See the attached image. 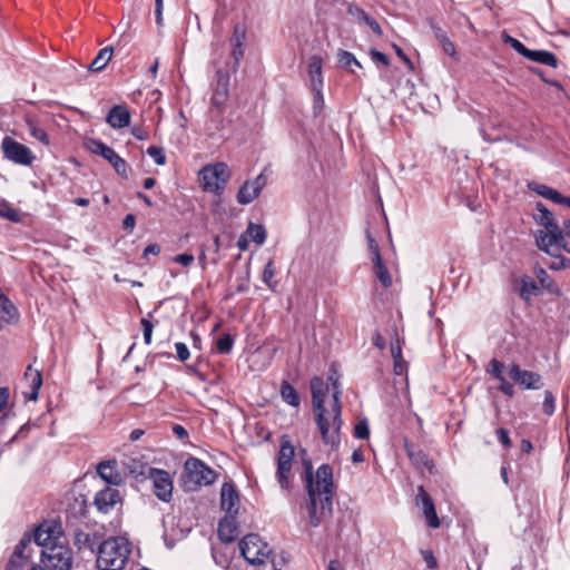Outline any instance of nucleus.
<instances>
[{
  "label": "nucleus",
  "mask_w": 570,
  "mask_h": 570,
  "mask_svg": "<svg viewBox=\"0 0 570 570\" xmlns=\"http://www.w3.org/2000/svg\"><path fill=\"white\" fill-rule=\"evenodd\" d=\"M305 488L308 495L307 511L308 522L316 528L333 509V495L335 491L333 481V468L330 464H322L313 472L312 462L304 461Z\"/></svg>",
  "instance_id": "1"
},
{
  "label": "nucleus",
  "mask_w": 570,
  "mask_h": 570,
  "mask_svg": "<svg viewBox=\"0 0 570 570\" xmlns=\"http://www.w3.org/2000/svg\"><path fill=\"white\" fill-rule=\"evenodd\" d=\"M535 209L538 212L534 215L535 222L546 228L535 235L537 246L547 254L560 250L570 254V244L564 240L563 232L557 224L553 214L540 202L537 203Z\"/></svg>",
  "instance_id": "2"
},
{
  "label": "nucleus",
  "mask_w": 570,
  "mask_h": 570,
  "mask_svg": "<svg viewBox=\"0 0 570 570\" xmlns=\"http://www.w3.org/2000/svg\"><path fill=\"white\" fill-rule=\"evenodd\" d=\"M131 550L122 537H111L99 544L97 567L99 570H122Z\"/></svg>",
  "instance_id": "3"
},
{
  "label": "nucleus",
  "mask_w": 570,
  "mask_h": 570,
  "mask_svg": "<svg viewBox=\"0 0 570 570\" xmlns=\"http://www.w3.org/2000/svg\"><path fill=\"white\" fill-rule=\"evenodd\" d=\"M330 392V385H326L322 377L315 376L311 380V393L315 421L320 430L322 441L326 445H334L337 439L330 438V422L326 417L325 396Z\"/></svg>",
  "instance_id": "4"
},
{
  "label": "nucleus",
  "mask_w": 570,
  "mask_h": 570,
  "mask_svg": "<svg viewBox=\"0 0 570 570\" xmlns=\"http://www.w3.org/2000/svg\"><path fill=\"white\" fill-rule=\"evenodd\" d=\"M216 478L217 473L202 460L190 456L185 461L181 481L186 491H197L203 485L213 484Z\"/></svg>",
  "instance_id": "5"
},
{
  "label": "nucleus",
  "mask_w": 570,
  "mask_h": 570,
  "mask_svg": "<svg viewBox=\"0 0 570 570\" xmlns=\"http://www.w3.org/2000/svg\"><path fill=\"white\" fill-rule=\"evenodd\" d=\"M229 168L225 163H216L204 166L198 174V179L204 191L220 196L229 180Z\"/></svg>",
  "instance_id": "6"
},
{
  "label": "nucleus",
  "mask_w": 570,
  "mask_h": 570,
  "mask_svg": "<svg viewBox=\"0 0 570 570\" xmlns=\"http://www.w3.org/2000/svg\"><path fill=\"white\" fill-rule=\"evenodd\" d=\"M41 561L52 570H71L73 566L72 550L59 540L41 550Z\"/></svg>",
  "instance_id": "7"
},
{
  "label": "nucleus",
  "mask_w": 570,
  "mask_h": 570,
  "mask_svg": "<svg viewBox=\"0 0 570 570\" xmlns=\"http://www.w3.org/2000/svg\"><path fill=\"white\" fill-rule=\"evenodd\" d=\"M240 554L250 564L263 563L264 559L267 558L272 550L266 542H263L261 537L255 533L246 534L239 541Z\"/></svg>",
  "instance_id": "8"
},
{
  "label": "nucleus",
  "mask_w": 570,
  "mask_h": 570,
  "mask_svg": "<svg viewBox=\"0 0 570 570\" xmlns=\"http://www.w3.org/2000/svg\"><path fill=\"white\" fill-rule=\"evenodd\" d=\"M295 449L289 440L284 438L281 441V449L277 455L276 480L282 490L291 489L289 476L292 472L293 458Z\"/></svg>",
  "instance_id": "9"
},
{
  "label": "nucleus",
  "mask_w": 570,
  "mask_h": 570,
  "mask_svg": "<svg viewBox=\"0 0 570 570\" xmlns=\"http://www.w3.org/2000/svg\"><path fill=\"white\" fill-rule=\"evenodd\" d=\"M86 147L95 155L105 158L116 170L118 175L124 178L128 177L127 163L121 158L111 147L107 146L100 139L90 138L86 141Z\"/></svg>",
  "instance_id": "10"
},
{
  "label": "nucleus",
  "mask_w": 570,
  "mask_h": 570,
  "mask_svg": "<svg viewBox=\"0 0 570 570\" xmlns=\"http://www.w3.org/2000/svg\"><path fill=\"white\" fill-rule=\"evenodd\" d=\"M1 148L4 157L14 164L30 166L36 158L29 147L8 136L2 139Z\"/></svg>",
  "instance_id": "11"
},
{
  "label": "nucleus",
  "mask_w": 570,
  "mask_h": 570,
  "mask_svg": "<svg viewBox=\"0 0 570 570\" xmlns=\"http://www.w3.org/2000/svg\"><path fill=\"white\" fill-rule=\"evenodd\" d=\"M229 80L230 75L228 70L218 69L216 71L215 86L210 102L212 107L216 109L218 114H222L224 111L226 101L228 99Z\"/></svg>",
  "instance_id": "12"
},
{
  "label": "nucleus",
  "mask_w": 570,
  "mask_h": 570,
  "mask_svg": "<svg viewBox=\"0 0 570 570\" xmlns=\"http://www.w3.org/2000/svg\"><path fill=\"white\" fill-rule=\"evenodd\" d=\"M148 478L153 480L154 494L163 502H169L173 497V480L170 474L161 469H148Z\"/></svg>",
  "instance_id": "13"
},
{
  "label": "nucleus",
  "mask_w": 570,
  "mask_h": 570,
  "mask_svg": "<svg viewBox=\"0 0 570 570\" xmlns=\"http://www.w3.org/2000/svg\"><path fill=\"white\" fill-rule=\"evenodd\" d=\"M246 27L243 23H236L234 26L233 35L229 39V43L232 47L230 57L233 59V63L230 69L233 72H236L239 68L240 60L244 57L245 49L244 45L246 41Z\"/></svg>",
  "instance_id": "14"
},
{
  "label": "nucleus",
  "mask_w": 570,
  "mask_h": 570,
  "mask_svg": "<svg viewBox=\"0 0 570 570\" xmlns=\"http://www.w3.org/2000/svg\"><path fill=\"white\" fill-rule=\"evenodd\" d=\"M509 375L515 383H518L523 389L539 390L543 386L540 374L532 371L522 370L515 363L511 365Z\"/></svg>",
  "instance_id": "15"
},
{
  "label": "nucleus",
  "mask_w": 570,
  "mask_h": 570,
  "mask_svg": "<svg viewBox=\"0 0 570 570\" xmlns=\"http://www.w3.org/2000/svg\"><path fill=\"white\" fill-rule=\"evenodd\" d=\"M61 529L53 522H42L33 533V540L38 547L47 549L50 544L60 539Z\"/></svg>",
  "instance_id": "16"
},
{
  "label": "nucleus",
  "mask_w": 570,
  "mask_h": 570,
  "mask_svg": "<svg viewBox=\"0 0 570 570\" xmlns=\"http://www.w3.org/2000/svg\"><path fill=\"white\" fill-rule=\"evenodd\" d=\"M266 180L264 174H259L254 180H246L237 193V202L242 205L252 203L259 196Z\"/></svg>",
  "instance_id": "17"
},
{
  "label": "nucleus",
  "mask_w": 570,
  "mask_h": 570,
  "mask_svg": "<svg viewBox=\"0 0 570 570\" xmlns=\"http://www.w3.org/2000/svg\"><path fill=\"white\" fill-rule=\"evenodd\" d=\"M220 507L228 515H236L239 510V495L233 483L225 482L220 490Z\"/></svg>",
  "instance_id": "18"
},
{
  "label": "nucleus",
  "mask_w": 570,
  "mask_h": 570,
  "mask_svg": "<svg viewBox=\"0 0 570 570\" xmlns=\"http://www.w3.org/2000/svg\"><path fill=\"white\" fill-rule=\"evenodd\" d=\"M416 499L420 500L423 514L426 519L428 525L430 528L436 529L440 527V519L436 514L434 502L431 495L425 491L423 485L417 488Z\"/></svg>",
  "instance_id": "19"
},
{
  "label": "nucleus",
  "mask_w": 570,
  "mask_h": 570,
  "mask_svg": "<svg viewBox=\"0 0 570 570\" xmlns=\"http://www.w3.org/2000/svg\"><path fill=\"white\" fill-rule=\"evenodd\" d=\"M23 380L29 385V391L23 392L24 399L27 401H37L39 390L42 385L41 372L39 370L32 368L31 365H28L23 374Z\"/></svg>",
  "instance_id": "20"
},
{
  "label": "nucleus",
  "mask_w": 570,
  "mask_h": 570,
  "mask_svg": "<svg viewBox=\"0 0 570 570\" xmlns=\"http://www.w3.org/2000/svg\"><path fill=\"white\" fill-rule=\"evenodd\" d=\"M131 119L130 111L126 105L114 106L107 117V124L114 129H122L129 126Z\"/></svg>",
  "instance_id": "21"
},
{
  "label": "nucleus",
  "mask_w": 570,
  "mask_h": 570,
  "mask_svg": "<svg viewBox=\"0 0 570 570\" xmlns=\"http://www.w3.org/2000/svg\"><path fill=\"white\" fill-rule=\"evenodd\" d=\"M120 501V493L116 489L106 488L95 497V505L98 511L107 513Z\"/></svg>",
  "instance_id": "22"
},
{
  "label": "nucleus",
  "mask_w": 570,
  "mask_h": 570,
  "mask_svg": "<svg viewBox=\"0 0 570 570\" xmlns=\"http://www.w3.org/2000/svg\"><path fill=\"white\" fill-rule=\"evenodd\" d=\"M347 13L354 18V20L358 23H364L368 26L372 31L381 37L383 35V30L379 22L374 20L370 14H367L361 7L355 3L347 4Z\"/></svg>",
  "instance_id": "23"
},
{
  "label": "nucleus",
  "mask_w": 570,
  "mask_h": 570,
  "mask_svg": "<svg viewBox=\"0 0 570 570\" xmlns=\"http://www.w3.org/2000/svg\"><path fill=\"white\" fill-rule=\"evenodd\" d=\"M218 537L225 543H232L238 537L236 515H227L218 523Z\"/></svg>",
  "instance_id": "24"
},
{
  "label": "nucleus",
  "mask_w": 570,
  "mask_h": 570,
  "mask_svg": "<svg viewBox=\"0 0 570 570\" xmlns=\"http://www.w3.org/2000/svg\"><path fill=\"white\" fill-rule=\"evenodd\" d=\"M404 449L405 452L412 462V464L416 469L426 468L431 471L433 468L432 461L429 460L425 452H423L421 449L416 448L413 443L409 442L406 439L404 440Z\"/></svg>",
  "instance_id": "25"
},
{
  "label": "nucleus",
  "mask_w": 570,
  "mask_h": 570,
  "mask_svg": "<svg viewBox=\"0 0 570 570\" xmlns=\"http://www.w3.org/2000/svg\"><path fill=\"white\" fill-rule=\"evenodd\" d=\"M97 472L109 484L118 485L121 482V475L117 471V462L115 460L100 462L97 466Z\"/></svg>",
  "instance_id": "26"
},
{
  "label": "nucleus",
  "mask_w": 570,
  "mask_h": 570,
  "mask_svg": "<svg viewBox=\"0 0 570 570\" xmlns=\"http://www.w3.org/2000/svg\"><path fill=\"white\" fill-rule=\"evenodd\" d=\"M73 543L79 550H89L95 552V549L101 543L100 538L97 533H88L81 530H77L73 533Z\"/></svg>",
  "instance_id": "27"
},
{
  "label": "nucleus",
  "mask_w": 570,
  "mask_h": 570,
  "mask_svg": "<svg viewBox=\"0 0 570 570\" xmlns=\"http://www.w3.org/2000/svg\"><path fill=\"white\" fill-rule=\"evenodd\" d=\"M311 89L323 88L322 58L312 56L307 65Z\"/></svg>",
  "instance_id": "28"
},
{
  "label": "nucleus",
  "mask_w": 570,
  "mask_h": 570,
  "mask_svg": "<svg viewBox=\"0 0 570 570\" xmlns=\"http://www.w3.org/2000/svg\"><path fill=\"white\" fill-rule=\"evenodd\" d=\"M517 291L520 297L527 302H529L533 296H538L541 294V288L530 276H523L520 279Z\"/></svg>",
  "instance_id": "29"
},
{
  "label": "nucleus",
  "mask_w": 570,
  "mask_h": 570,
  "mask_svg": "<svg viewBox=\"0 0 570 570\" xmlns=\"http://www.w3.org/2000/svg\"><path fill=\"white\" fill-rule=\"evenodd\" d=\"M331 414H332V426L333 431L330 430V438L337 439V443L334 445H330L332 449H337L341 444V438L340 432L343 425V419H342V404L341 403H333L331 405Z\"/></svg>",
  "instance_id": "30"
},
{
  "label": "nucleus",
  "mask_w": 570,
  "mask_h": 570,
  "mask_svg": "<svg viewBox=\"0 0 570 570\" xmlns=\"http://www.w3.org/2000/svg\"><path fill=\"white\" fill-rule=\"evenodd\" d=\"M430 27L433 30V33H434L435 38L438 39L440 46L442 47V50L444 51V53H446L451 57H455V55H456L455 46L448 38L446 32L440 26H438L434 22V20H430Z\"/></svg>",
  "instance_id": "31"
},
{
  "label": "nucleus",
  "mask_w": 570,
  "mask_h": 570,
  "mask_svg": "<svg viewBox=\"0 0 570 570\" xmlns=\"http://www.w3.org/2000/svg\"><path fill=\"white\" fill-rule=\"evenodd\" d=\"M67 518L83 519L88 513V503L85 495L75 498L73 502L68 505L66 511Z\"/></svg>",
  "instance_id": "32"
},
{
  "label": "nucleus",
  "mask_w": 570,
  "mask_h": 570,
  "mask_svg": "<svg viewBox=\"0 0 570 570\" xmlns=\"http://www.w3.org/2000/svg\"><path fill=\"white\" fill-rule=\"evenodd\" d=\"M524 58H527V59H529L531 61H535V62H539V63L552 67V68H557L558 67V59L550 51H546V50H531V49H529V51H528V53L525 55Z\"/></svg>",
  "instance_id": "33"
},
{
  "label": "nucleus",
  "mask_w": 570,
  "mask_h": 570,
  "mask_svg": "<svg viewBox=\"0 0 570 570\" xmlns=\"http://www.w3.org/2000/svg\"><path fill=\"white\" fill-rule=\"evenodd\" d=\"M112 53L114 48L111 46L100 49L92 62L88 66V69L92 72H99L104 70L108 62L111 60Z\"/></svg>",
  "instance_id": "34"
},
{
  "label": "nucleus",
  "mask_w": 570,
  "mask_h": 570,
  "mask_svg": "<svg viewBox=\"0 0 570 570\" xmlns=\"http://www.w3.org/2000/svg\"><path fill=\"white\" fill-rule=\"evenodd\" d=\"M282 400L293 407H298L301 397L296 389L287 381H283L279 390Z\"/></svg>",
  "instance_id": "35"
},
{
  "label": "nucleus",
  "mask_w": 570,
  "mask_h": 570,
  "mask_svg": "<svg viewBox=\"0 0 570 570\" xmlns=\"http://www.w3.org/2000/svg\"><path fill=\"white\" fill-rule=\"evenodd\" d=\"M528 188L556 204L560 202L561 194L547 185L531 181L528 184Z\"/></svg>",
  "instance_id": "36"
},
{
  "label": "nucleus",
  "mask_w": 570,
  "mask_h": 570,
  "mask_svg": "<svg viewBox=\"0 0 570 570\" xmlns=\"http://www.w3.org/2000/svg\"><path fill=\"white\" fill-rule=\"evenodd\" d=\"M374 274L376 278L381 282L384 287H390L392 285V277L382 259V257H377V261L373 262Z\"/></svg>",
  "instance_id": "37"
},
{
  "label": "nucleus",
  "mask_w": 570,
  "mask_h": 570,
  "mask_svg": "<svg viewBox=\"0 0 570 570\" xmlns=\"http://www.w3.org/2000/svg\"><path fill=\"white\" fill-rule=\"evenodd\" d=\"M246 235L256 243L257 245H263L266 240V229L263 225L249 223L247 229L245 232Z\"/></svg>",
  "instance_id": "38"
},
{
  "label": "nucleus",
  "mask_w": 570,
  "mask_h": 570,
  "mask_svg": "<svg viewBox=\"0 0 570 570\" xmlns=\"http://www.w3.org/2000/svg\"><path fill=\"white\" fill-rule=\"evenodd\" d=\"M26 125L28 127V130L30 135L42 142L43 145H49V137L46 130L38 126V124L30 117L26 118Z\"/></svg>",
  "instance_id": "39"
},
{
  "label": "nucleus",
  "mask_w": 570,
  "mask_h": 570,
  "mask_svg": "<svg viewBox=\"0 0 570 570\" xmlns=\"http://www.w3.org/2000/svg\"><path fill=\"white\" fill-rule=\"evenodd\" d=\"M0 218H6L12 223H19L21 216L17 209H14L8 202L2 200L0 203Z\"/></svg>",
  "instance_id": "40"
},
{
  "label": "nucleus",
  "mask_w": 570,
  "mask_h": 570,
  "mask_svg": "<svg viewBox=\"0 0 570 570\" xmlns=\"http://www.w3.org/2000/svg\"><path fill=\"white\" fill-rule=\"evenodd\" d=\"M127 468L134 476H148V469H153L151 466L142 463L136 459H129L127 462Z\"/></svg>",
  "instance_id": "41"
},
{
  "label": "nucleus",
  "mask_w": 570,
  "mask_h": 570,
  "mask_svg": "<svg viewBox=\"0 0 570 570\" xmlns=\"http://www.w3.org/2000/svg\"><path fill=\"white\" fill-rule=\"evenodd\" d=\"M276 274V268L274 265V262L269 259L267 264L264 267L262 279L263 282L271 288L272 291H275L277 283L273 282V278Z\"/></svg>",
  "instance_id": "42"
},
{
  "label": "nucleus",
  "mask_w": 570,
  "mask_h": 570,
  "mask_svg": "<svg viewBox=\"0 0 570 570\" xmlns=\"http://www.w3.org/2000/svg\"><path fill=\"white\" fill-rule=\"evenodd\" d=\"M234 346V337L225 333L216 342V348L219 354H229Z\"/></svg>",
  "instance_id": "43"
},
{
  "label": "nucleus",
  "mask_w": 570,
  "mask_h": 570,
  "mask_svg": "<svg viewBox=\"0 0 570 570\" xmlns=\"http://www.w3.org/2000/svg\"><path fill=\"white\" fill-rule=\"evenodd\" d=\"M337 60L344 68H348L352 65L356 66L357 68H362L361 62L355 58V56L346 50H338Z\"/></svg>",
  "instance_id": "44"
},
{
  "label": "nucleus",
  "mask_w": 570,
  "mask_h": 570,
  "mask_svg": "<svg viewBox=\"0 0 570 570\" xmlns=\"http://www.w3.org/2000/svg\"><path fill=\"white\" fill-rule=\"evenodd\" d=\"M30 542H31V537L29 534H24L23 538L16 546L11 558L14 560L28 561V556L24 554V549L28 547V544Z\"/></svg>",
  "instance_id": "45"
},
{
  "label": "nucleus",
  "mask_w": 570,
  "mask_h": 570,
  "mask_svg": "<svg viewBox=\"0 0 570 570\" xmlns=\"http://www.w3.org/2000/svg\"><path fill=\"white\" fill-rule=\"evenodd\" d=\"M323 88L311 89L313 92V112L317 117L324 108V97L322 94Z\"/></svg>",
  "instance_id": "46"
},
{
  "label": "nucleus",
  "mask_w": 570,
  "mask_h": 570,
  "mask_svg": "<svg viewBox=\"0 0 570 570\" xmlns=\"http://www.w3.org/2000/svg\"><path fill=\"white\" fill-rule=\"evenodd\" d=\"M560 253L561 250L551 254L552 256H556V258L549 264V268L554 271L570 268V259L564 256H561Z\"/></svg>",
  "instance_id": "47"
},
{
  "label": "nucleus",
  "mask_w": 570,
  "mask_h": 570,
  "mask_svg": "<svg viewBox=\"0 0 570 570\" xmlns=\"http://www.w3.org/2000/svg\"><path fill=\"white\" fill-rule=\"evenodd\" d=\"M503 370H504V364L497 358H492L489 364V367L487 368V372L490 373L498 381H500L504 377Z\"/></svg>",
  "instance_id": "48"
},
{
  "label": "nucleus",
  "mask_w": 570,
  "mask_h": 570,
  "mask_svg": "<svg viewBox=\"0 0 570 570\" xmlns=\"http://www.w3.org/2000/svg\"><path fill=\"white\" fill-rule=\"evenodd\" d=\"M354 436L360 440H366L370 436V428L366 419L360 420L354 428Z\"/></svg>",
  "instance_id": "49"
},
{
  "label": "nucleus",
  "mask_w": 570,
  "mask_h": 570,
  "mask_svg": "<svg viewBox=\"0 0 570 570\" xmlns=\"http://www.w3.org/2000/svg\"><path fill=\"white\" fill-rule=\"evenodd\" d=\"M366 240L368 245V250L372 254V262L377 261V257H382L380 253V247L375 238L372 236L370 228H366Z\"/></svg>",
  "instance_id": "50"
},
{
  "label": "nucleus",
  "mask_w": 570,
  "mask_h": 570,
  "mask_svg": "<svg viewBox=\"0 0 570 570\" xmlns=\"http://www.w3.org/2000/svg\"><path fill=\"white\" fill-rule=\"evenodd\" d=\"M147 154L154 158L157 165L163 166L166 164V155L161 147L150 146L147 148Z\"/></svg>",
  "instance_id": "51"
},
{
  "label": "nucleus",
  "mask_w": 570,
  "mask_h": 570,
  "mask_svg": "<svg viewBox=\"0 0 570 570\" xmlns=\"http://www.w3.org/2000/svg\"><path fill=\"white\" fill-rule=\"evenodd\" d=\"M0 312L10 317L17 314V308L6 295L0 296Z\"/></svg>",
  "instance_id": "52"
},
{
  "label": "nucleus",
  "mask_w": 570,
  "mask_h": 570,
  "mask_svg": "<svg viewBox=\"0 0 570 570\" xmlns=\"http://www.w3.org/2000/svg\"><path fill=\"white\" fill-rule=\"evenodd\" d=\"M504 42L510 45L518 53H520L523 57H525V55L529 51V48H527L521 41L511 36L505 35Z\"/></svg>",
  "instance_id": "53"
},
{
  "label": "nucleus",
  "mask_w": 570,
  "mask_h": 570,
  "mask_svg": "<svg viewBox=\"0 0 570 570\" xmlns=\"http://www.w3.org/2000/svg\"><path fill=\"white\" fill-rule=\"evenodd\" d=\"M554 402H556V400H554L552 392L546 391L542 409H543V412L549 416L554 413V410H556Z\"/></svg>",
  "instance_id": "54"
},
{
  "label": "nucleus",
  "mask_w": 570,
  "mask_h": 570,
  "mask_svg": "<svg viewBox=\"0 0 570 570\" xmlns=\"http://www.w3.org/2000/svg\"><path fill=\"white\" fill-rule=\"evenodd\" d=\"M142 333H144V341L147 345L151 343V336L154 331V324L148 318H141L140 321Z\"/></svg>",
  "instance_id": "55"
},
{
  "label": "nucleus",
  "mask_w": 570,
  "mask_h": 570,
  "mask_svg": "<svg viewBox=\"0 0 570 570\" xmlns=\"http://www.w3.org/2000/svg\"><path fill=\"white\" fill-rule=\"evenodd\" d=\"M391 354L393 357V361H397L399 358H402V346H401V340L395 333V338L391 342Z\"/></svg>",
  "instance_id": "56"
},
{
  "label": "nucleus",
  "mask_w": 570,
  "mask_h": 570,
  "mask_svg": "<svg viewBox=\"0 0 570 570\" xmlns=\"http://www.w3.org/2000/svg\"><path fill=\"white\" fill-rule=\"evenodd\" d=\"M175 347H176V353H177V358L180 361V362H185L189 358V350L187 347V345L185 343H181V342H177L175 344Z\"/></svg>",
  "instance_id": "57"
},
{
  "label": "nucleus",
  "mask_w": 570,
  "mask_h": 570,
  "mask_svg": "<svg viewBox=\"0 0 570 570\" xmlns=\"http://www.w3.org/2000/svg\"><path fill=\"white\" fill-rule=\"evenodd\" d=\"M495 434H497L498 441L503 446H505V448H510L511 446V440H510L508 430H505L504 428H499L495 431Z\"/></svg>",
  "instance_id": "58"
},
{
  "label": "nucleus",
  "mask_w": 570,
  "mask_h": 570,
  "mask_svg": "<svg viewBox=\"0 0 570 570\" xmlns=\"http://www.w3.org/2000/svg\"><path fill=\"white\" fill-rule=\"evenodd\" d=\"M370 56H371L372 60L375 61V62H381L384 66H389L390 65L389 57L385 53H383V52H381V51H379L376 49H371Z\"/></svg>",
  "instance_id": "59"
},
{
  "label": "nucleus",
  "mask_w": 570,
  "mask_h": 570,
  "mask_svg": "<svg viewBox=\"0 0 570 570\" xmlns=\"http://www.w3.org/2000/svg\"><path fill=\"white\" fill-rule=\"evenodd\" d=\"M423 560L426 563L428 569H434L438 567V561L431 550H423L422 551Z\"/></svg>",
  "instance_id": "60"
},
{
  "label": "nucleus",
  "mask_w": 570,
  "mask_h": 570,
  "mask_svg": "<svg viewBox=\"0 0 570 570\" xmlns=\"http://www.w3.org/2000/svg\"><path fill=\"white\" fill-rule=\"evenodd\" d=\"M10 391L7 386L0 387V413L6 410L9 403Z\"/></svg>",
  "instance_id": "61"
},
{
  "label": "nucleus",
  "mask_w": 570,
  "mask_h": 570,
  "mask_svg": "<svg viewBox=\"0 0 570 570\" xmlns=\"http://www.w3.org/2000/svg\"><path fill=\"white\" fill-rule=\"evenodd\" d=\"M194 259H195L194 256L191 254H187V253L176 255L173 258V261L175 263L181 264L184 266H189L190 264L194 263Z\"/></svg>",
  "instance_id": "62"
},
{
  "label": "nucleus",
  "mask_w": 570,
  "mask_h": 570,
  "mask_svg": "<svg viewBox=\"0 0 570 570\" xmlns=\"http://www.w3.org/2000/svg\"><path fill=\"white\" fill-rule=\"evenodd\" d=\"M500 386H499V390L504 393L505 395L508 396H513L514 395V386L512 383L508 382L504 377L502 380H500Z\"/></svg>",
  "instance_id": "63"
},
{
  "label": "nucleus",
  "mask_w": 570,
  "mask_h": 570,
  "mask_svg": "<svg viewBox=\"0 0 570 570\" xmlns=\"http://www.w3.org/2000/svg\"><path fill=\"white\" fill-rule=\"evenodd\" d=\"M28 564V561L14 560L10 558L6 570H22Z\"/></svg>",
  "instance_id": "64"
}]
</instances>
